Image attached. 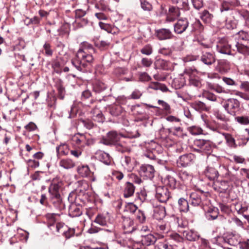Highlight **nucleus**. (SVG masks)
<instances>
[{
  "label": "nucleus",
  "instance_id": "obj_1",
  "mask_svg": "<svg viewBox=\"0 0 249 249\" xmlns=\"http://www.w3.org/2000/svg\"><path fill=\"white\" fill-rule=\"evenodd\" d=\"M95 52V49L91 44L84 42L76 53L75 56L71 59L72 65L79 71H89L94 63L92 54Z\"/></svg>",
  "mask_w": 249,
  "mask_h": 249
},
{
  "label": "nucleus",
  "instance_id": "obj_2",
  "mask_svg": "<svg viewBox=\"0 0 249 249\" xmlns=\"http://www.w3.org/2000/svg\"><path fill=\"white\" fill-rule=\"evenodd\" d=\"M63 181L59 178H53L48 188L49 200L55 207H60L62 202L61 196L63 189Z\"/></svg>",
  "mask_w": 249,
  "mask_h": 249
},
{
  "label": "nucleus",
  "instance_id": "obj_3",
  "mask_svg": "<svg viewBox=\"0 0 249 249\" xmlns=\"http://www.w3.org/2000/svg\"><path fill=\"white\" fill-rule=\"evenodd\" d=\"M194 150L200 153H210L212 149V142L203 139H196L193 142Z\"/></svg>",
  "mask_w": 249,
  "mask_h": 249
},
{
  "label": "nucleus",
  "instance_id": "obj_4",
  "mask_svg": "<svg viewBox=\"0 0 249 249\" xmlns=\"http://www.w3.org/2000/svg\"><path fill=\"white\" fill-rule=\"evenodd\" d=\"M217 241L222 242L223 244H228L230 246H235L240 244L241 242L240 236L238 234L232 232H227L223 236L218 237Z\"/></svg>",
  "mask_w": 249,
  "mask_h": 249
},
{
  "label": "nucleus",
  "instance_id": "obj_5",
  "mask_svg": "<svg viewBox=\"0 0 249 249\" xmlns=\"http://www.w3.org/2000/svg\"><path fill=\"white\" fill-rule=\"evenodd\" d=\"M121 138V135L117 132L111 131L107 133L106 137L101 139L100 143L107 146H114Z\"/></svg>",
  "mask_w": 249,
  "mask_h": 249
},
{
  "label": "nucleus",
  "instance_id": "obj_6",
  "mask_svg": "<svg viewBox=\"0 0 249 249\" xmlns=\"http://www.w3.org/2000/svg\"><path fill=\"white\" fill-rule=\"evenodd\" d=\"M156 198L161 203H165L171 198L170 192L167 187L158 186L156 189Z\"/></svg>",
  "mask_w": 249,
  "mask_h": 249
},
{
  "label": "nucleus",
  "instance_id": "obj_7",
  "mask_svg": "<svg viewBox=\"0 0 249 249\" xmlns=\"http://www.w3.org/2000/svg\"><path fill=\"white\" fill-rule=\"evenodd\" d=\"M119 223L124 233H131L136 229L133 220L130 217L122 215Z\"/></svg>",
  "mask_w": 249,
  "mask_h": 249
},
{
  "label": "nucleus",
  "instance_id": "obj_8",
  "mask_svg": "<svg viewBox=\"0 0 249 249\" xmlns=\"http://www.w3.org/2000/svg\"><path fill=\"white\" fill-rule=\"evenodd\" d=\"M138 172L144 179H151L154 177L155 172L154 167L150 164H142L138 170Z\"/></svg>",
  "mask_w": 249,
  "mask_h": 249
},
{
  "label": "nucleus",
  "instance_id": "obj_9",
  "mask_svg": "<svg viewBox=\"0 0 249 249\" xmlns=\"http://www.w3.org/2000/svg\"><path fill=\"white\" fill-rule=\"evenodd\" d=\"M223 106L228 113L235 115L240 109V102L237 99L231 98L225 102Z\"/></svg>",
  "mask_w": 249,
  "mask_h": 249
},
{
  "label": "nucleus",
  "instance_id": "obj_10",
  "mask_svg": "<svg viewBox=\"0 0 249 249\" xmlns=\"http://www.w3.org/2000/svg\"><path fill=\"white\" fill-rule=\"evenodd\" d=\"M56 231L62 233V235L68 239L73 236L75 234V229L70 228L63 222H58L56 225Z\"/></svg>",
  "mask_w": 249,
  "mask_h": 249
},
{
  "label": "nucleus",
  "instance_id": "obj_11",
  "mask_svg": "<svg viewBox=\"0 0 249 249\" xmlns=\"http://www.w3.org/2000/svg\"><path fill=\"white\" fill-rule=\"evenodd\" d=\"M116 150L121 153H129L131 151L130 141L126 138H122L114 145Z\"/></svg>",
  "mask_w": 249,
  "mask_h": 249
},
{
  "label": "nucleus",
  "instance_id": "obj_12",
  "mask_svg": "<svg viewBox=\"0 0 249 249\" xmlns=\"http://www.w3.org/2000/svg\"><path fill=\"white\" fill-rule=\"evenodd\" d=\"M196 70H186L185 73L189 76V85L195 87L200 88L202 87V79L201 78L194 73V71H196Z\"/></svg>",
  "mask_w": 249,
  "mask_h": 249
},
{
  "label": "nucleus",
  "instance_id": "obj_13",
  "mask_svg": "<svg viewBox=\"0 0 249 249\" xmlns=\"http://www.w3.org/2000/svg\"><path fill=\"white\" fill-rule=\"evenodd\" d=\"M189 22L187 18H181L174 25V31L177 34H182L189 27Z\"/></svg>",
  "mask_w": 249,
  "mask_h": 249
},
{
  "label": "nucleus",
  "instance_id": "obj_14",
  "mask_svg": "<svg viewBox=\"0 0 249 249\" xmlns=\"http://www.w3.org/2000/svg\"><path fill=\"white\" fill-rule=\"evenodd\" d=\"M243 178H242V175L240 174V171H238V169H236L234 167H232L230 170L226 179L227 181L233 182L235 184H238L242 182Z\"/></svg>",
  "mask_w": 249,
  "mask_h": 249
},
{
  "label": "nucleus",
  "instance_id": "obj_15",
  "mask_svg": "<svg viewBox=\"0 0 249 249\" xmlns=\"http://www.w3.org/2000/svg\"><path fill=\"white\" fill-rule=\"evenodd\" d=\"M243 178H242V175L240 174V171H238V169H236L234 167H232L230 170L226 179L227 181L233 182L235 184H238L242 182Z\"/></svg>",
  "mask_w": 249,
  "mask_h": 249
},
{
  "label": "nucleus",
  "instance_id": "obj_16",
  "mask_svg": "<svg viewBox=\"0 0 249 249\" xmlns=\"http://www.w3.org/2000/svg\"><path fill=\"white\" fill-rule=\"evenodd\" d=\"M180 8L170 5L166 13L165 21L168 22H174L180 16Z\"/></svg>",
  "mask_w": 249,
  "mask_h": 249
},
{
  "label": "nucleus",
  "instance_id": "obj_17",
  "mask_svg": "<svg viewBox=\"0 0 249 249\" xmlns=\"http://www.w3.org/2000/svg\"><path fill=\"white\" fill-rule=\"evenodd\" d=\"M155 35L160 40L170 39L174 36L172 32L169 29L166 28L156 30Z\"/></svg>",
  "mask_w": 249,
  "mask_h": 249
},
{
  "label": "nucleus",
  "instance_id": "obj_18",
  "mask_svg": "<svg viewBox=\"0 0 249 249\" xmlns=\"http://www.w3.org/2000/svg\"><path fill=\"white\" fill-rule=\"evenodd\" d=\"M200 60L204 64L210 66L215 63V55L214 53L202 52Z\"/></svg>",
  "mask_w": 249,
  "mask_h": 249
},
{
  "label": "nucleus",
  "instance_id": "obj_19",
  "mask_svg": "<svg viewBox=\"0 0 249 249\" xmlns=\"http://www.w3.org/2000/svg\"><path fill=\"white\" fill-rule=\"evenodd\" d=\"M195 156L192 153L182 155L177 161L178 165V166L186 167L191 164Z\"/></svg>",
  "mask_w": 249,
  "mask_h": 249
},
{
  "label": "nucleus",
  "instance_id": "obj_20",
  "mask_svg": "<svg viewBox=\"0 0 249 249\" xmlns=\"http://www.w3.org/2000/svg\"><path fill=\"white\" fill-rule=\"evenodd\" d=\"M89 141L83 134L77 133L72 138V141L75 142L79 148H83L86 145H88Z\"/></svg>",
  "mask_w": 249,
  "mask_h": 249
},
{
  "label": "nucleus",
  "instance_id": "obj_21",
  "mask_svg": "<svg viewBox=\"0 0 249 249\" xmlns=\"http://www.w3.org/2000/svg\"><path fill=\"white\" fill-rule=\"evenodd\" d=\"M136 160L135 158L128 155H125L122 158V165L128 171H132L135 165Z\"/></svg>",
  "mask_w": 249,
  "mask_h": 249
},
{
  "label": "nucleus",
  "instance_id": "obj_22",
  "mask_svg": "<svg viewBox=\"0 0 249 249\" xmlns=\"http://www.w3.org/2000/svg\"><path fill=\"white\" fill-rule=\"evenodd\" d=\"M60 216L59 214L54 213H48L45 215L47 219L48 227L51 230H53V228H56V225L58 223V217Z\"/></svg>",
  "mask_w": 249,
  "mask_h": 249
},
{
  "label": "nucleus",
  "instance_id": "obj_23",
  "mask_svg": "<svg viewBox=\"0 0 249 249\" xmlns=\"http://www.w3.org/2000/svg\"><path fill=\"white\" fill-rule=\"evenodd\" d=\"M216 50L221 53L231 54V45L226 42L219 41L216 45Z\"/></svg>",
  "mask_w": 249,
  "mask_h": 249
},
{
  "label": "nucleus",
  "instance_id": "obj_24",
  "mask_svg": "<svg viewBox=\"0 0 249 249\" xmlns=\"http://www.w3.org/2000/svg\"><path fill=\"white\" fill-rule=\"evenodd\" d=\"M57 157L59 158L61 156H67L70 151L69 145L65 142L60 143L56 147Z\"/></svg>",
  "mask_w": 249,
  "mask_h": 249
},
{
  "label": "nucleus",
  "instance_id": "obj_25",
  "mask_svg": "<svg viewBox=\"0 0 249 249\" xmlns=\"http://www.w3.org/2000/svg\"><path fill=\"white\" fill-rule=\"evenodd\" d=\"M135 187L132 183L127 182L124 185L123 190V196L125 198L132 196L134 193Z\"/></svg>",
  "mask_w": 249,
  "mask_h": 249
},
{
  "label": "nucleus",
  "instance_id": "obj_26",
  "mask_svg": "<svg viewBox=\"0 0 249 249\" xmlns=\"http://www.w3.org/2000/svg\"><path fill=\"white\" fill-rule=\"evenodd\" d=\"M191 106L196 110L199 112H207L211 109V106H208L205 103L200 101H196L192 103Z\"/></svg>",
  "mask_w": 249,
  "mask_h": 249
},
{
  "label": "nucleus",
  "instance_id": "obj_27",
  "mask_svg": "<svg viewBox=\"0 0 249 249\" xmlns=\"http://www.w3.org/2000/svg\"><path fill=\"white\" fill-rule=\"evenodd\" d=\"M90 113L92 114V117L93 120L99 123L104 122V117L97 105L92 108Z\"/></svg>",
  "mask_w": 249,
  "mask_h": 249
},
{
  "label": "nucleus",
  "instance_id": "obj_28",
  "mask_svg": "<svg viewBox=\"0 0 249 249\" xmlns=\"http://www.w3.org/2000/svg\"><path fill=\"white\" fill-rule=\"evenodd\" d=\"M107 85L100 80H95L92 83V89L96 93H100L106 90Z\"/></svg>",
  "mask_w": 249,
  "mask_h": 249
},
{
  "label": "nucleus",
  "instance_id": "obj_29",
  "mask_svg": "<svg viewBox=\"0 0 249 249\" xmlns=\"http://www.w3.org/2000/svg\"><path fill=\"white\" fill-rule=\"evenodd\" d=\"M205 214L208 220H214L219 215L218 209L216 207H209L205 210Z\"/></svg>",
  "mask_w": 249,
  "mask_h": 249
},
{
  "label": "nucleus",
  "instance_id": "obj_30",
  "mask_svg": "<svg viewBox=\"0 0 249 249\" xmlns=\"http://www.w3.org/2000/svg\"><path fill=\"white\" fill-rule=\"evenodd\" d=\"M96 156L97 159L106 165H110L111 162V158L108 153L99 151L96 152Z\"/></svg>",
  "mask_w": 249,
  "mask_h": 249
},
{
  "label": "nucleus",
  "instance_id": "obj_31",
  "mask_svg": "<svg viewBox=\"0 0 249 249\" xmlns=\"http://www.w3.org/2000/svg\"><path fill=\"white\" fill-rule=\"evenodd\" d=\"M141 242L144 246H149L157 242L156 237L152 234L142 235Z\"/></svg>",
  "mask_w": 249,
  "mask_h": 249
},
{
  "label": "nucleus",
  "instance_id": "obj_32",
  "mask_svg": "<svg viewBox=\"0 0 249 249\" xmlns=\"http://www.w3.org/2000/svg\"><path fill=\"white\" fill-rule=\"evenodd\" d=\"M59 165L66 170L73 168L75 166V162L70 158H64L59 161Z\"/></svg>",
  "mask_w": 249,
  "mask_h": 249
},
{
  "label": "nucleus",
  "instance_id": "obj_33",
  "mask_svg": "<svg viewBox=\"0 0 249 249\" xmlns=\"http://www.w3.org/2000/svg\"><path fill=\"white\" fill-rule=\"evenodd\" d=\"M183 236L189 241H196L199 238L198 233L193 230L184 231L183 232Z\"/></svg>",
  "mask_w": 249,
  "mask_h": 249
},
{
  "label": "nucleus",
  "instance_id": "obj_34",
  "mask_svg": "<svg viewBox=\"0 0 249 249\" xmlns=\"http://www.w3.org/2000/svg\"><path fill=\"white\" fill-rule=\"evenodd\" d=\"M114 231L115 230L113 226H112L108 229H103L96 226H92L88 230V232L90 234H94L98 232L103 233L104 232L113 233Z\"/></svg>",
  "mask_w": 249,
  "mask_h": 249
},
{
  "label": "nucleus",
  "instance_id": "obj_35",
  "mask_svg": "<svg viewBox=\"0 0 249 249\" xmlns=\"http://www.w3.org/2000/svg\"><path fill=\"white\" fill-rule=\"evenodd\" d=\"M206 176L210 180H214L219 176V172L215 168L208 166L205 172Z\"/></svg>",
  "mask_w": 249,
  "mask_h": 249
},
{
  "label": "nucleus",
  "instance_id": "obj_36",
  "mask_svg": "<svg viewBox=\"0 0 249 249\" xmlns=\"http://www.w3.org/2000/svg\"><path fill=\"white\" fill-rule=\"evenodd\" d=\"M82 213V211L79 206L75 204H71L69 208V214L72 217H77Z\"/></svg>",
  "mask_w": 249,
  "mask_h": 249
},
{
  "label": "nucleus",
  "instance_id": "obj_37",
  "mask_svg": "<svg viewBox=\"0 0 249 249\" xmlns=\"http://www.w3.org/2000/svg\"><path fill=\"white\" fill-rule=\"evenodd\" d=\"M99 25L102 30L107 31L108 33L115 34L118 32L117 28L109 24L99 22Z\"/></svg>",
  "mask_w": 249,
  "mask_h": 249
},
{
  "label": "nucleus",
  "instance_id": "obj_38",
  "mask_svg": "<svg viewBox=\"0 0 249 249\" xmlns=\"http://www.w3.org/2000/svg\"><path fill=\"white\" fill-rule=\"evenodd\" d=\"M109 113L112 116H118L121 114L123 112V108L120 105H112L108 107L107 109Z\"/></svg>",
  "mask_w": 249,
  "mask_h": 249
},
{
  "label": "nucleus",
  "instance_id": "obj_39",
  "mask_svg": "<svg viewBox=\"0 0 249 249\" xmlns=\"http://www.w3.org/2000/svg\"><path fill=\"white\" fill-rule=\"evenodd\" d=\"M186 81L183 75L175 78L172 82V86L176 89H179L185 85Z\"/></svg>",
  "mask_w": 249,
  "mask_h": 249
},
{
  "label": "nucleus",
  "instance_id": "obj_40",
  "mask_svg": "<svg viewBox=\"0 0 249 249\" xmlns=\"http://www.w3.org/2000/svg\"><path fill=\"white\" fill-rule=\"evenodd\" d=\"M166 215L165 209L164 207H158L154 210V217L157 220L162 219Z\"/></svg>",
  "mask_w": 249,
  "mask_h": 249
},
{
  "label": "nucleus",
  "instance_id": "obj_41",
  "mask_svg": "<svg viewBox=\"0 0 249 249\" xmlns=\"http://www.w3.org/2000/svg\"><path fill=\"white\" fill-rule=\"evenodd\" d=\"M108 217V213H99L96 216L94 222L100 225L106 226L107 225Z\"/></svg>",
  "mask_w": 249,
  "mask_h": 249
},
{
  "label": "nucleus",
  "instance_id": "obj_42",
  "mask_svg": "<svg viewBox=\"0 0 249 249\" xmlns=\"http://www.w3.org/2000/svg\"><path fill=\"white\" fill-rule=\"evenodd\" d=\"M94 44L100 50L104 51L107 50L109 47L110 42L108 40H100L98 38L94 40Z\"/></svg>",
  "mask_w": 249,
  "mask_h": 249
},
{
  "label": "nucleus",
  "instance_id": "obj_43",
  "mask_svg": "<svg viewBox=\"0 0 249 249\" xmlns=\"http://www.w3.org/2000/svg\"><path fill=\"white\" fill-rule=\"evenodd\" d=\"M191 204L194 206H197L201 203L200 195L197 192H193L190 196Z\"/></svg>",
  "mask_w": 249,
  "mask_h": 249
},
{
  "label": "nucleus",
  "instance_id": "obj_44",
  "mask_svg": "<svg viewBox=\"0 0 249 249\" xmlns=\"http://www.w3.org/2000/svg\"><path fill=\"white\" fill-rule=\"evenodd\" d=\"M178 205L180 212L186 213L189 211V204L186 199L183 197L180 198L178 200Z\"/></svg>",
  "mask_w": 249,
  "mask_h": 249
},
{
  "label": "nucleus",
  "instance_id": "obj_45",
  "mask_svg": "<svg viewBox=\"0 0 249 249\" xmlns=\"http://www.w3.org/2000/svg\"><path fill=\"white\" fill-rule=\"evenodd\" d=\"M163 182L165 186L171 189L176 188L177 184L176 180L174 177L171 176H167L164 179Z\"/></svg>",
  "mask_w": 249,
  "mask_h": 249
},
{
  "label": "nucleus",
  "instance_id": "obj_46",
  "mask_svg": "<svg viewBox=\"0 0 249 249\" xmlns=\"http://www.w3.org/2000/svg\"><path fill=\"white\" fill-rule=\"evenodd\" d=\"M78 174L82 177H87L90 176L91 172L88 165H81L77 168Z\"/></svg>",
  "mask_w": 249,
  "mask_h": 249
},
{
  "label": "nucleus",
  "instance_id": "obj_47",
  "mask_svg": "<svg viewBox=\"0 0 249 249\" xmlns=\"http://www.w3.org/2000/svg\"><path fill=\"white\" fill-rule=\"evenodd\" d=\"M95 7L101 11H106L109 9V3L106 0H100L95 3Z\"/></svg>",
  "mask_w": 249,
  "mask_h": 249
},
{
  "label": "nucleus",
  "instance_id": "obj_48",
  "mask_svg": "<svg viewBox=\"0 0 249 249\" xmlns=\"http://www.w3.org/2000/svg\"><path fill=\"white\" fill-rule=\"evenodd\" d=\"M155 249H174V247L166 241H158L155 245Z\"/></svg>",
  "mask_w": 249,
  "mask_h": 249
},
{
  "label": "nucleus",
  "instance_id": "obj_49",
  "mask_svg": "<svg viewBox=\"0 0 249 249\" xmlns=\"http://www.w3.org/2000/svg\"><path fill=\"white\" fill-rule=\"evenodd\" d=\"M42 53L47 56L51 57L53 54V51L51 45L48 42H46L43 46Z\"/></svg>",
  "mask_w": 249,
  "mask_h": 249
},
{
  "label": "nucleus",
  "instance_id": "obj_50",
  "mask_svg": "<svg viewBox=\"0 0 249 249\" xmlns=\"http://www.w3.org/2000/svg\"><path fill=\"white\" fill-rule=\"evenodd\" d=\"M235 46L239 53L244 55H249V47L239 42L236 43Z\"/></svg>",
  "mask_w": 249,
  "mask_h": 249
},
{
  "label": "nucleus",
  "instance_id": "obj_51",
  "mask_svg": "<svg viewBox=\"0 0 249 249\" xmlns=\"http://www.w3.org/2000/svg\"><path fill=\"white\" fill-rule=\"evenodd\" d=\"M201 19L205 23H209L212 20L213 16L207 10L203 11L200 16Z\"/></svg>",
  "mask_w": 249,
  "mask_h": 249
},
{
  "label": "nucleus",
  "instance_id": "obj_52",
  "mask_svg": "<svg viewBox=\"0 0 249 249\" xmlns=\"http://www.w3.org/2000/svg\"><path fill=\"white\" fill-rule=\"evenodd\" d=\"M179 177L184 183H187L192 179V175L186 171H180L179 173Z\"/></svg>",
  "mask_w": 249,
  "mask_h": 249
},
{
  "label": "nucleus",
  "instance_id": "obj_53",
  "mask_svg": "<svg viewBox=\"0 0 249 249\" xmlns=\"http://www.w3.org/2000/svg\"><path fill=\"white\" fill-rule=\"evenodd\" d=\"M234 5L232 2L223 0L221 4L220 10L221 12L232 10Z\"/></svg>",
  "mask_w": 249,
  "mask_h": 249
},
{
  "label": "nucleus",
  "instance_id": "obj_54",
  "mask_svg": "<svg viewBox=\"0 0 249 249\" xmlns=\"http://www.w3.org/2000/svg\"><path fill=\"white\" fill-rule=\"evenodd\" d=\"M235 120L241 125H249V116L243 115L237 116L235 118Z\"/></svg>",
  "mask_w": 249,
  "mask_h": 249
},
{
  "label": "nucleus",
  "instance_id": "obj_55",
  "mask_svg": "<svg viewBox=\"0 0 249 249\" xmlns=\"http://www.w3.org/2000/svg\"><path fill=\"white\" fill-rule=\"evenodd\" d=\"M140 52L146 55H150L153 52V47L149 44H146L140 50Z\"/></svg>",
  "mask_w": 249,
  "mask_h": 249
},
{
  "label": "nucleus",
  "instance_id": "obj_56",
  "mask_svg": "<svg viewBox=\"0 0 249 249\" xmlns=\"http://www.w3.org/2000/svg\"><path fill=\"white\" fill-rule=\"evenodd\" d=\"M189 132L193 135L203 134V129L198 126L194 125L188 128Z\"/></svg>",
  "mask_w": 249,
  "mask_h": 249
},
{
  "label": "nucleus",
  "instance_id": "obj_57",
  "mask_svg": "<svg viewBox=\"0 0 249 249\" xmlns=\"http://www.w3.org/2000/svg\"><path fill=\"white\" fill-rule=\"evenodd\" d=\"M161 68L164 70H169L172 68V63L166 60L163 59H160L158 61Z\"/></svg>",
  "mask_w": 249,
  "mask_h": 249
},
{
  "label": "nucleus",
  "instance_id": "obj_58",
  "mask_svg": "<svg viewBox=\"0 0 249 249\" xmlns=\"http://www.w3.org/2000/svg\"><path fill=\"white\" fill-rule=\"evenodd\" d=\"M153 63V60L151 58L147 57H143L141 59V66H138L139 68L141 67H144L145 68H150Z\"/></svg>",
  "mask_w": 249,
  "mask_h": 249
},
{
  "label": "nucleus",
  "instance_id": "obj_59",
  "mask_svg": "<svg viewBox=\"0 0 249 249\" xmlns=\"http://www.w3.org/2000/svg\"><path fill=\"white\" fill-rule=\"evenodd\" d=\"M214 115L216 118L222 122L226 123L230 121L228 117H226V115L219 111H216L214 112Z\"/></svg>",
  "mask_w": 249,
  "mask_h": 249
},
{
  "label": "nucleus",
  "instance_id": "obj_60",
  "mask_svg": "<svg viewBox=\"0 0 249 249\" xmlns=\"http://www.w3.org/2000/svg\"><path fill=\"white\" fill-rule=\"evenodd\" d=\"M56 88L58 90L59 97L61 99H63L64 98L65 90L61 81L60 80L56 83Z\"/></svg>",
  "mask_w": 249,
  "mask_h": 249
},
{
  "label": "nucleus",
  "instance_id": "obj_61",
  "mask_svg": "<svg viewBox=\"0 0 249 249\" xmlns=\"http://www.w3.org/2000/svg\"><path fill=\"white\" fill-rule=\"evenodd\" d=\"M159 105H161L162 107V110L167 114H170L171 113V107L170 105L165 101L159 100L158 101Z\"/></svg>",
  "mask_w": 249,
  "mask_h": 249
},
{
  "label": "nucleus",
  "instance_id": "obj_62",
  "mask_svg": "<svg viewBox=\"0 0 249 249\" xmlns=\"http://www.w3.org/2000/svg\"><path fill=\"white\" fill-rule=\"evenodd\" d=\"M136 219L141 223L145 222L146 216L144 212L140 210H138L135 213Z\"/></svg>",
  "mask_w": 249,
  "mask_h": 249
},
{
  "label": "nucleus",
  "instance_id": "obj_63",
  "mask_svg": "<svg viewBox=\"0 0 249 249\" xmlns=\"http://www.w3.org/2000/svg\"><path fill=\"white\" fill-rule=\"evenodd\" d=\"M230 170H229L226 166L224 165H221L219 166V175H220L222 177L226 178L228 173Z\"/></svg>",
  "mask_w": 249,
  "mask_h": 249
},
{
  "label": "nucleus",
  "instance_id": "obj_64",
  "mask_svg": "<svg viewBox=\"0 0 249 249\" xmlns=\"http://www.w3.org/2000/svg\"><path fill=\"white\" fill-rule=\"evenodd\" d=\"M192 26L193 30L197 31L198 33H201L203 31L204 26L199 20H196L192 24Z\"/></svg>",
  "mask_w": 249,
  "mask_h": 249
}]
</instances>
